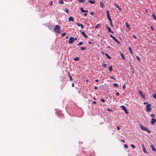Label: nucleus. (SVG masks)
<instances>
[{
    "mask_svg": "<svg viewBox=\"0 0 156 156\" xmlns=\"http://www.w3.org/2000/svg\"><path fill=\"white\" fill-rule=\"evenodd\" d=\"M82 34L85 37V38H87L88 37V36L85 34L83 31L81 32Z\"/></svg>",
    "mask_w": 156,
    "mask_h": 156,
    "instance_id": "9",
    "label": "nucleus"
},
{
    "mask_svg": "<svg viewBox=\"0 0 156 156\" xmlns=\"http://www.w3.org/2000/svg\"><path fill=\"white\" fill-rule=\"evenodd\" d=\"M123 87V90H124L125 87H126V85H125V84H124L123 86V87Z\"/></svg>",
    "mask_w": 156,
    "mask_h": 156,
    "instance_id": "41",
    "label": "nucleus"
},
{
    "mask_svg": "<svg viewBox=\"0 0 156 156\" xmlns=\"http://www.w3.org/2000/svg\"><path fill=\"white\" fill-rule=\"evenodd\" d=\"M64 11L66 12V13H69V10L67 9V8H65V9L64 10Z\"/></svg>",
    "mask_w": 156,
    "mask_h": 156,
    "instance_id": "23",
    "label": "nucleus"
},
{
    "mask_svg": "<svg viewBox=\"0 0 156 156\" xmlns=\"http://www.w3.org/2000/svg\"><path fill=\"white\" fill-rule=\"evenodd\" d=\"M101 100V102H105V99H101V100Z\"/></svg>",
    "mask_w": 156,
    "mask_h": 156,
    "instance_id": "40",
    "label": "nucleus"
},
{
    "mask_svg": "<svg viewBox=\"0 0 156 156\" xmlns=\"http://www.w3.org/2000/svg\"><path fill=\"white\" fill-rule=\"evenodd\" d=\"M77 25L78 27H80L82 29L84 27V26L83 25L80 24L78 23H77Z\"/></svg>",
    "mask_w": 156,
    "mask_h": 156,
    "instance_id": "10",
    "label": "nucleus"
},
{
    "mask_svg": "<svg viewBox=\"0 0 156 156\" xmlns=\"http://www.w3.org/2000/svg\"><path fill=\"white\" fill-rule=\"evenodd\" d=\"M112 66H111L109 68V70L110 71H112Z\"/></svg>",
    "mask_w": 156,
    "mask_h": 156,
    "instance_id": "25",
    "label": "nucleus"
},
{
    "mask_svg": "<svg viewBox=\"0 0 156 156\" xmlns=\"http://www.w3.org/2000/svg\"><path fill=\"white\" fill-rule=\"evenodd\" d=\"M125 25H126V27L127 28H128L129 29H130V27H129V23H128L126 22L125 23Z\"/></svg>",
    "mask_w": 156,
    "mask_h": 156,
    "instance_id": "13",
    "label": "nucleus"
},
{
    "mask_svg": "<svg viewBox=\"0 0 156 156\" xmlns=\"http://www.w3.org/2000/svg\"><path fill=\"white\" fill-rule=\"evenodd\" d=\"M136 58L137 60L138 61H140V58L138 57V56H136Z\"/></svg>",
    "mask_w": 156,
    "mask_h": 156,
    "instance_id": "33",
    "label": "nucleus"
},
{
    "mask_svg": "<svg viewBox=\"0 0 156 156\" xmlns=\"http://www.w3.org/2000/svg\"><path fill=\"white\" fill-rule=\"evenodd\" d=\"M153 98L156 99V94H153Z\"/></svg>",
    "mask_w": 156,
    "mask_h": 156,
    "instance_id": "39",
    "label": "nucleus"
},
{
    "mask_svg": "<svg viewBox=\"0 0 156 156\" xmlns=\"http://www.w3.org/2000/svg\"><path fill=\"white\" fill-rule=\"evenodd\" d=\"M110 37L113 39L115 37L113 36L112 34H110Z\"/></svg>",
    "mask_w": 156,
    "mask_h": 156,
    "instance_id": "43",
    "label": "nucleus"
},
{
    "mask_svg": "<svg viewBox=\"0 0 156 156\" xmlns=\"http://www.w3.org/2000/svg\"><path fill=\"white\" fill-rule=\"evenodd\" d=\"M121 141H122V142H125V140H122Z\"/></svg>",
    "mask_w": 156,
    "mask_h": 156,
    "instance_id": "64",
    "label": "nucleus"
},
{
    "mask_svg": "<svg viewBox=\"0 0 156 156\" xmlns=\"http://www.w3.org/2000/svg\"><path fill=\"white\" fill-rule=\"evenodd\" d=\"M100 6L101 8H103L104 7V4L101 2H100Z\"/></svg>",
    "mask_w": 156,
    "mask_h": 156,
    "instance_id": "12",
    "label": "nucleus"
},
{
    "mask_svg": "<svg viewBox=\"0 0 156 156\" xmlns=\"http://www.w3.org/2000/svg\"><path fill=\"white\" fill-rule=\"evenodd\" d=\"M113 86L115 87H117L118 86V84L116 83H114Z\"/></svg>",
    "mask_w": 156,
    "mask_h": 156,
    "instance_id": "34",
    "label": "nucleus"
},
{
    "mask_svg": "<svg viewBox=\"0 0 156 156\" xmlns=\"http://www.w3.org/2000/svg\"><path fill=\"white\" fill-rule=\"evenodd\" d=\"M117 128L118 130H119L120 129V127L119 126H117Z\"/></svg>",
    "mask_w": 156,
    "mask_h": 156,
    "instance_id": "54",
    "label": "nucleus"
},
{
    "mask_svg": "<svg viewBox=\"0 0 156 156\" xmlns=\"http://www.w3.org/2000/svg\"><path fill=\"white\" fill-rule=\"evenodd\" d=\"M94 88L95 90H96L98 89V87L96 86H94Z\"/></svg>",
    "mask_w": 156,
    "mask_h": 156,
    "instance_id": "44",
    "label": "nucleus"
},
{
    "mask_svg": "<svg viewBox=\"0 0 156 156\" xmlns=\"http://www.w3.org/2000/svg\"><path fill=\"white\" fill-rule=\"evenodd\" d=\"M92 103L94 104H96V102L95 101H93Z\"/></svg>",
    "mask_w": 156,
    "mask_h": 156,
    "instance_id": "57",
    "label": "nucleus"
},
{
    "mask_svg": "<svg viewBox=\"0 0 156 156\" xmlns=\"http://www.w3.org/2000/svg\"><path fill=\"white\" fill-rule=\"evenodd\" d=\"M88 2L91 4H94L95 2V1H92L90 0H89Z\"/></svg>",
    "mask_w": 156,
    "mask_h": 156,
    "instance_id": "16",
    "label": "nucleus"
},
{
    "mask_svg": "<svg viewBox=\"0 0 156 156\" xmlns=\"http://www.w3.org/2000/svg\"><path fill=\"white\" fill-rule=\"evenodd\" d=\"M78 1L80 2H85V0H78Z\"/></svg>",
    "mask_w": 156,
    "mask_h": 156,
    "instance_id": "24",
    "label": "nucleus"
},
{
    "mask_svg": "<svg viewBox=\"0 0 156 156\" xmlns=\"http://www.w3.org/2000/svg\"><path fill=\"white\" fill-rule=\"evenodd\" d=\"M140 129L143 130L147 132L148 133H150L151 132L148 129H147L145 127L143 126L142 125H140Z\"/></svg>",
    "mask_w": 156,
    "mask_h": 156,
    "instance_id": "2",
    "label": "nucleus"
},
{
    "mask_svg": "<svg viewBox=\"0 0 156 156\" xmlns=\"http://www.w3.org/2000/svg\"><path fill=\"white\" fill-rule=\"evenodd\" d=\"M113 39L118 44H119V41H118L115 37Z\"/></svg>",
    "mask_w": 156,
    "mask_h": 156,
    "instance_id": "14",
    "label": "nucleus"
},
{
    "mask_svg": "<svg viewBox=\"0 0 156 156\" xmlns=\"http://www.w3.org/2000/svg\"><path fill=\"white\" fill-rule=\"evenodd\" d=\"M118 9H119L120 10V11H122V9L120 8V7H119Z\"/></svg>",
    "mask_w": 156,
    "mask_h": 156,
    "instance_id": "51",
    "label": "nucleus"
},
{
    "mask_svg": "<svg viewBox=\"0 0 156 156\" xmlns=\"http://www.w3.org/2000/svg\"><path fill=\"white\" fill-rule=\"evenodd\" d=\"M116 95L117 96H119V92H117L116 93Z\"/></svg>",
    "mask_w": 156,
    "mask_h": 156,
    "instance_id": "47",
    "label": "nucleus"
},
{
    "mask_svg": "<svg viewBox=\"0 0 156 156\" xmlns=\"http://www.w3.org/2000/svg\"><path fill=\"white\" fill-rule=\"evenodd\" d=\"M106 13L107 14V17H109L110 16V13L108 10H107L106 11Z\"/></svg>",
    "mask_w": 156,
    "mask_h": 156,
    "instance_id": "17",
    "label": "nucleus"
},
{
    "mask_svg": "<svg viewBox=\"0 0 156 156\" xmlns=\"http://www.w3.org/2000/svg\"><path fill=\"white\" fill-rule=\"evenodd\" d=\"M105 55L106 57L109 59H111V58L109 56V55L107 53H105Z\"/></svg>",
    "mask_w": 156,
    "mask_h": 156,
    "instance_id": "22",
    "label": "nucleus"
},
{
    "mask_svg": "<svg viewBox=\"0 0 156 156\" xmlns=\"http://www.w3.org/2000/svg\"><path fill=\"white\" fill-rule=\"evenodd\" d=\"M129 50V52L131 55L133 54V53L132 51V50L130 47H129L128 48Z\"/></svg>",
    "mask_w": 156,
    "mask_h": 156,
    "instance_id": "15",
    "label": "nucleus"
},
{
    "mask_svg": "<svg viewBox=\"0 0 156 156\" xmlns=\"http://www.w3.org/2000/svg\"><path fill=\"white\" fill-rule=\"evenodd\" d=\"M143 152L144 153H147V152L146 151V150H145V147L143 148Z\"/></svg>",
    "mask_w": 156,
    "mask_h": 156,
    "instance_id": "37",
    "label": "nucleus"
},
{
    "mask_svg": "<svg viewBox=\"0 0 156 156\" xmlns=\"http://www.w3.org/2000/svg\"><path fill=\"white\" fill-rule=\"evenodd\" d=\"M107 64H103V66L104 67V68H106V66H107Z\"/></svg>",
    "mask_w": 156,
    "mask_h": 156,
    "instance_id": "36",
    "label": "nucleus"
},
{
    "mask_svg": "<svg viewBox=\"0 0 156 156\" xmlns=\"http://www.w3.org/2000/svg\"><path fill=\"white\" fill-rule=\"evenodd\" d=\"M131 146L132 147L133 149H135V146L134 145H133V144H131Z\"/></svg>",
    "mask_w": 156,
    "mask_h": 156,
    "instance_id": "31",
    "label": "nucleus"
},
{
    "mask_svg": "<svg viewBox=\"0 0 156 156\" xmlns=\"http://www.w3.org/2000/svg\"><path fill=\"white\" fill-rule=\"evenodd\" d=\"M156 121V120L153 118H152L151 119V124L152 125H154L155 123V122Z\"/></svg>",
    "mask_w": 156,
    "mask_h": 156,
    "instance_id": "7",
    "label": "nucleus"
},
{
    "mask_svg": "<svg viewBox=\"0 0 156 156\" xmlns=\"http://www.w3.org/2000/svg\"><path fill=\"white\" fill-rule=\"evenodd\" d=\"M120 55H121V57L123 58V59L124 60H125V58L124 57V56L123 54L122 53H121Z\"/></svg>",
    "mask_w": 156,
    "mask_h": 156,
    "instance_id": "18",
    "label": "nucleus"
},
{
    "mask_svg": "<svg viewBox=\"0 0 156 156\" xmlns=\"http://www.w3.org/2000/svg\"><path fill=\"white\" fill-rule=\"evenodd\" d=\"M114 5H115V7H117V8H118L119 7L117 4L116 3L114 4Z\"/></svg>",
    "mask_w": 156,
    "mask_h": 156,
    "instance_id": "38",
    "label": "nucleus"
},
{
    "mask_svg": "<svg viewBox=\"0 0 156 156\" xmlns=\"http://www.w3.org/2000/svg\"><path fill=\"white\" fill-rule=\"evenodd\" d=\"M110 78L112 79H113L114 80H115V79L113 77L111 76L110 77Z\"/></svg>",
    "mask_w": 156,
    "mask_h": 156,
    "instance_id": "52",
    "label": "nucleus"
},
{
    "mask_svg": "<svg viewBox=\"0 0 156 156\" xmlns=\"http://www.w3.org/2000/svg\"><path fill=\"white\" fill-rule=\"evenodd\" d=\"M80 9L81 10V12H85V10H84L83 8L82 7H81L80 8Z\"/></svg>",
    "mask_w": 156,
    "mask_h": 156,
    "instance_id": "26",
    "label": "nucleus"
},
{
    "mask_svg": "<svg viewBox=\"0 0 156 156\" xmlns=\"http://www.w3.org/2000/svg\"><path fill=\"white\" fill-rule=\"evenodd\" d=\"M90 14L91 15H94V13H93V12H90Z\"/></svg>",
    "mask_w": 156,
    "mask_h": 156,
    "instance_id": "58",
    "label": "nucleus"
},
{
    "mask_svg": "<svg viewBox=\"0 0 156 156\" xmlns=\"http://www.w3.org/2000/svg\"><path fill=\"white\" fill-rule=\"evenodd\" d=\"M52 4H53V1H51V2L50 6L52 5Z\"/></svg>",
    "mask_w": 156,
    "mask_h": 156,
    "instance_id": "50",
    "label": "nucleus"
},
{
    "mask_svg": "<svg viewBox=\"0 0 156 156\" xmlns=\"http://www.w3.org/2000/svg\"><path fill=\"white\" fill-rule=\"evenodd\" d=\"M151 148L152 150L153 151H155V147H154L153 146L151 145Z\"/></svg>",
    "mask_w": 156,
    "mask_h": 156,
    "instance_id": "19",
    "label": "nucleus"
},
{
    "mask_svg": "<svg viewBox=\"0 0 156 156\" xmlns=\"http://www.w3.org/2000/svg\"><path fill=\"white\" fill-rule=\"evenodd\" d=\"M120 107L122 109L124 110L126 113V114H128V112L127 109L126 107L122 105L120 106Z\"/></svg>",
    "mask_w": 156,
    "mask_h": 156,
    "instance_id": "5",
    "label": "nucleus"
},
{
    "mask_svg": "<svg viewBox=\"0 0 156 156\" xmlns=\"http://www.w3.org/2000/svg\"><path fill=\"white\" fill-rule=\"evenodd\" d=\"M110 26L112 27H113V25L112 23V21L110 22Z\"/></svg>",
    "mask_w": 156,
    "mask_h": 156,
    "instance_id": "42",
    "label": "nucleus"
},
{
    "mask_svg": "<svg viewBox=\"0 0 156 156\" xmlns=\"http://www.w3.org/2000/svg\"><path fill=\"white\" fill-rule=\"evenodd\" d=\"M79 58L78 57H76L74 58V60L75 61H76L78 60H79Z\"/></svg>",
    "mask_w": 156,
    "mask_h": 156,
    "instance_id": "29",
    "label": "nucleus"
},
{
    "mask_svg": "<svg viewBox=\"0 0 156 156\" xmlns=\"http://www.w3.org/2000/svg\"><path fill=\"white\" fill-rule=\"evenodd\" d=\"M95 81L96 82H98V79H96L95 80Z\"/></svg>",
    "mask_w": 156,
    "mask_h": 156,
    "instance_id": "59",
    "label": "nucleus"
},
{
    "mask_svg": "<svg viewBox=\"0 0 156 156\" xmlns=\"http://www.w3.org/2000/svg\"><path fill=\"white\" fill-rule=\"evenodd\" d=\"M147 102H144V103H143V104H144V105H146V104H147Z\"/></svg>",
    "mask_w": 156,
    "mask_h": 156,
    "instance_id": "61",
    "label": "nucleus"
},
{
    "mask_svg": "<svg viewBox=\"0 0 156 156\" xmlns=\"http://www.w3.org/2000/svg\"><path fill=\"white\" fill-rule=\"evenodd\" d=\"M87 15V14L86 13H85L84 14V15L85 16H86Z\"/></svg>",
    "mask_w": 156,
    "mask_h": 156,
    "instance_id": "62",
    "label": "nucleus"
},
{
    "mask_svg": "<svg viewBox=\"0 0 156 156\" xmlns=\"http://www.w3.org/2000/svg\"><path fill=\"white\" fill-rule=\"evenodd\" d=\"M150 27H151V30H153V29H154L151 26Z\"/></svg>",
    "mask_w": 156,
    "mask_h": 156,
    "instance_id": "55",
    "label": "nucleus"
},
{
    "mask_svg": "<svg viewBox=\"0 0 156 156\" xmlns=\"http://www.w3.org/2000/svg\"><path fill=\"white\" fill-rule=\"evenodd\" d=\"M150 116H151V117H154V116H155L153 114H151Z\"/></svg>",
    "mask_w": 156,
    "mask_h": 156,
    "instance_id": "46",
    "label": "nucleus"
},
{
    "mask_svg": "<svg viewBox=\"0 0 156 156\" xmlns=\"http://www.w3.org/2000/svg\"><path fill=\"white\" fill-rule=\"evenodd\" d=\"M108 19L109 20V21L110 22L112 21V20L111 19V18L110 17H107Z\"/></svg>",
    "mask_w": 156,
    "mask_h": 156,
    "instance_id": "35",
    "label": "nucleus"
},
{
    "mask_svg": "<svg viewBox=\"0 0 156 156\" xmlns=\"http://www.w3.org/2000/svg\"><path fill=\"white\" fill-rule=\"evenodd\" d=\"M107 110L108 111H112V110L111 109H108Z\"/></svg>",
    "mask_w": 156,
    "mask_h": 156,
    "instance_id": "56",
    "label": "nucleus"
},
{
    "mask_svg": "<svg viewBox=\"0 0 156 156\" xmlns=\"http://www.w3.org/2000/svg\"><path fill=\"white\" fill-rule=\"evenodd\" d=\"M83 43L82 41L80 42L79 43L77 44V46H80L83 44Z\"/></svg>",
    "mask_w": 156,
    "mask_h": 156,
    "instance_id": "21",
    "label": "nucleus"
},
{
    "mask_svg": "<svg viewBox=\"0 0 156 156\" xmlns=\"http://www.w3.org/2000/svg\"><path fill=\"white\" fill-rule=\"evenodd\" d=\"M152 16L154 19L155 20H156V17L155 16V15L154 14H153Z\"/></svg>",
    "mask_w": 156,
    "mask_h": 156,
    "instance_id": "30",
    "label": "nucleus"
},
{
    "mask_svg": "<svg viewBox=\"0 0 156 156\" xmlns=\"http://www.w3.org/2000/svg\"><path fill=\"white\" fill-rule=\"evenodd\" d=\"M141 146H142V148L145 147H144V144H142L141 145Z\"/></svg>",
    "mask_w": 156,
    "mask_h": 156,
    "instance_id": "53",
    "label": "nucleus"
},
{
    "mask_svg": "<svg viewBox=\"0 0 156 156\" xmlns=\"http://www.w3.org/2000/svg\"><path fill=\"white\" fill-rule=\"evenodd\" d=\"M68 75H69V78H70V80H71L72 79V77L70 75L69 73H68Z\"/></svg>",
    "mask_w": 156,
    "mask_h": 156,
    "instance_id": "32",
    "label": "nucleus"
},
{
    "mask_svg": "<svg viewBox=\"0 0 156 156\" xmlns=\"http://www.w3.org/2000/svg\"><path fill=\"white\" fill-rule=\"evenodd\" d=\"M106 28L108 29L109 32L113 34L114 33L112 31L111 28L110 27H108L107 25H106Z\"/></svg>",
    "mask_w": 156,
    "mask_h": 156,
    "instance_id": "6",
    "label": "nucleus"
},
{
    "mask_svg": "<svg viewBox=\"0 0 156 156\" xmlns=\"http://www.w3.org/2000/svg\"><path fill=\"white\" fill-rule=\"evenodd\" d=\"M80 49L82 50H85L86 49L85 47H80Z\"/></svg>",
    "mask_w": 156,
    "mask_h": 156,
    "instance_id": "27",
    "label": "nucleus"
},
{
    "mask_svg": "<svg viewBox=\"0 0 156 156\" xmlns=\"http://www.w3.org/2000/svg\"><path fill=\"white\" fill-rule=\"evenodd\" d=\"M72 87H74V84L73 83H72Z\"/></svg>",
    "mask_w": 156,
    "mask_h": 156,
    "instance_id": "60",
    "label": "nucleus"
},
{
    "mask_svg": "<svg viewBox=\"0 0 156 156\" xmlns=\"http://www.w3.org/2000/svg\"><path fill=\"white\" fill-rule=\"evenodd\" d=\"M133 37L135 39H136L137 38V37L136 36H135V35H133Z\"/></svg>",
    "mask_w": 156,
    "mask_h": 156,
    "instance_id": "49",
    "label": "nucleus"
},
{
    "mask_svg": "<svg viewBox=\"0 0 156 156\" xmlns=\"http://www.w3.org/2000/svg\"><path fill=\"white\" fill-rule=\"evenodd\" d=\"M74 38L73 37H70L69 39L68 42L69 44H71L74 42Z\"/></svg>",
    "mask_w": 156,
    "mask_h": 156,
    "instance_id": "4",
    "label": "nucleus"
},
{
    "mask_svg": "<svg viewBox=\"0 0 156 156\" xmlns=\"http://www.w3.org/2000/svg\"><path fill=\"white\" fill-rule=\"evenodd\" d=\"M69 20L70 21H72L73 22L74 20V18L73 17L70 16L69 18Z\"/></svg>",
    "mask_w": 156,
    "mask_h": 156,
    "instance_id": "11",
    "label": "nucleus"
},
{
    "mask_svg": "<svg viewBox=\"0 0 156 156\" xmlns=\"http://www.w3.org/2000/svg\"><path fill=\"white\" fill-rule=\"evenodd\" d=\"M151 105L150 104H148L146 106V111L147 112H150L151 110Z\"/></svg>",
    "mask_w": 156,
    "mask_h": 156,
    "instance_id": "3",
    "label": "nucleus"
},
{
    "mask_svg": "<svg viewBox=\"0 0 156 156\" xmlns=\"http://www.w3.org/2000/svg\"><path fill=\"white\" fill-rule=\"evenodd\" d=\"M100 25V23H99V24H98L95 27V28H98V27H99V26Z\"/></svg>",
    "mask_w": 156,
    "mask_h": 156,
    "instance_id": "28",
    "label": "nucleus"
},
{
    "mask_svg": "<svg viewBox=\"0 0 156 156\" xmlns=\"http://www.w3.org/2000/svg\"><path fill=\"white\" fill-rule=\"evenodd\" d=\"M58 3L60 4H64V2L62 0H60L59 1Z\"/></svg>",
    "mask_w": 156,
    "mask_h": 156,
    "instance_id": "20",
    "label": "nucleus"
},
{
    "mask_svg": "<svg viewBox=\"0 0 156 156\" xmlns=\"http://www.w3.org/2000/svg\"><path fill=\"white\" fill-rule=\"evenodd\" d=\"M124 146L126 148H128V146L127 145L125 144Z\"/></svg>",
    "mask_w": 156,
    "mask_h": 156,
    "instance_id": "48",
    "label": "nucleus"
},
{
    "mask_svg": "<svg viewBox=\"0 0 156 156\" xmlns=\"http://www.w3.org/2000/svg\"><path fill=\"white\" fill-rule=\"evenodd\" d=\"M66 33H64L62 34H61V35H62L63 36H65V35L66 34Z\"/></svg>",
    "mask_w": 156,
    "mask_h": 156,
    "instance_id": "45",
    "label": "nucleus"
},
{
    "mask_svg": "<svg viewBox=\"0 0 156 156\" xmlns=\"http://www.w3.org/2000/svg\"><path fill=\"white\" fill-rule=\"evenodd\" d=\"M88 10H85V12H88Z\"/></svg>",
    "mask_w": 156,
    "mask_h": 156,
    "instance_id": "63",
    "label": "nucleus"
},
{
    "mask_svg": "<svg viewBox=\"0 0 156 156\" xmlns=\"http://www.w3.org/2000/svg\"><path fill=\"white\" fill-rule=\"evenodd\" d=\"M54 30L55 33L59 34L61 33V27L58 25H56L54 28Z\"/></svg>",
    "mask_w": 156,
    "mask_h": 156,
    "instance_id": "1",
    "label": "nucleus"
},
{
    "mask_svg": "<svg viewBox=\"0 0 156 156\" xmlns=\"http://www.w3.org/2000/svg\"><path fill=\"white\" fill-rule=\"evenodd\" d=\"M139 94L140 95V96L142 97V98H144V95L143 94L142 92L140 90L139 91Z\"/></svg>",
    "mask_w": 156,
    "mask_h": 156,
    "instance_id": "8",
    "label": "nucleus"
}]
</instances>
